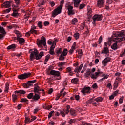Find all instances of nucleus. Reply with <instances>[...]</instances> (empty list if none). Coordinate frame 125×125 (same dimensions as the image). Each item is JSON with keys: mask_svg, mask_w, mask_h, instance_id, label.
<instances>
[{"mask_svg": "<svg viewBox=\"0 0 125 125\" xmlns=\"http://www.w3.org/2000/svg\"><path fill=\"white\" fill-rule=\"evenodd\" d=\"M66 8L68 10V15H74V14H75V11L73 10V6L67 5L66 6Z\"/></svg>", "mask_w": 125, "mask_h": 125, "instance_id": "nucleus-7", "label": "nucleus"}, {"mask_svg": "<svg viewBox=\"0 0 125 125\" xmlns=\"http://www.w3.org/2000/svg\"><path fill=\"white\" fill-rule=\"evenodd\" d=\"M87 11H88V14H90L92 12L91 8H90V6H87Z\"/></svg>", "mask_w": 125, "mask_h": 125, "instance_id": "nucleus-52", "label": "nucleus"}, {"mask_svg": "<svg viewBox=\"0 0 125 125\" xmlns=\"http://www.w3.org/2000/svg\"><path fill=\"white\" fill-rule=\"evenodd\" d=\"M9 89V83H6L5 84V88L4 90L5 92L7 93V92H8Z\"/></svg>", "mask_w": 125, "mask_h": 125, "instance_id": "nucleus-33", "label": "nucleus"}, {"mask_svg": "<svg viewBox=\"0 0 125 125\" xmlns=\"http://www.w3.org/2000/svg\"><path fill=\"white\" fill-rule=\"evenodd\" d=\"M27 101H29V100L26 98H22L21 100V102H27Z\"/></svg>", "mask_w": 125, "mask_h": 125, "instance_id": "nucleus-61", "label": "nucleus"}, {"mask_svg": "<svg viewBox=\"0 0 125 125\" xmlns=\"http://www.w3.org/2000/svg\"><path fill=\"white\" fill-rule=\"evenodd\" d=\"M101 53L103 54H108V53H109V48L107 47H104L102 50Z\"/></svg>", "mask_w": 125, "mask_h": 125, "instance_id": "nucleus-19", "label": "nucleus"}, {"mask_svg": "<svg viewBox=\"0 0 125 125\" xmlns=\"http://www.w3.org/2000/svg\"><path fill=\"white\" fill-rule=\"evenodd\" d=\"M90 75H91V72L90 71H88L84 73V77L86 79H89V77L90 76Z\"/></svg>", "mask_w": 125, "mask_h": 125, "instance_id": "nucleus-31", "label": "nucleus"}, {"mask_svg": "<svg viewBox=\"0 0 125 125\" xmlns=\"http://www.w3.org/2000/svg\"><path fill=\"white\" fill-rule=\"evenodd\" d=\"M39 28H40V29H42V22H41V21H39L38 22V24H37Z\"/></svg>", "mask_w": 125, "mask_h": 125, "instance_id": "nucleus-46", "label": "nucleus"}, {"mask_svg": "<svg viewBox=\"0 0 125 125\" xmlns=\"http://www.w3.org/2000/svg\"><path fill=\"white\" fill-rule=\"evenodd\" d=\"M104 2L105 1L104 0H98L97 6L98 7H99V8H101V7H103Z\"/></svg>", "mask_w": 125, "mask_h": 125, "instance_id": "nucleus-14", "label": "nucleus"}, {"mask_svg": "<svg viewBox=\"0 0 125 125\" xmlns=\"http://www.w3.org/2000/svg\"><path fill=\"white\" fill-rule=\"evenodd\" d=\"M62 54L63 55V56H66L67 54H68V49L66 48L63 49L62 53Z\"/></svg>", "mask_w": 125, "mask_h": 125, "instance_id": "nucleus-41", "label": "nucleus"}, {"mask_svg": "<svg viewBox=\"0 0 125 125\" xmlns=\"http://www.w3.org/2000/svg\"><path fill=\"white\" fill-rule=\"evenodd\" d=\"M125 40V31L122 30L121 32H115L112 37L108 39V42H105L104 44V47H107L111 42H122L123 41Z\"/></svg>", "mask_w": 125, "mask_h": 125, "instance_id": "nucleus-1", "label": "nucleus"}, {"mask_svg": "<svg viewBox=\"0 0 125 125\" xmlns=\"http://www.w3.org/2000/svg\"><path fill=\"white\" fill-rule=\"evenodd\" d=\"M31 119L29 117H25V124H30L31 123Z\"/></svg>", "mask_w": 125, "mask_h": 125, "instance_id": "nucleus-42", "label": "nucleus"}, {"mask_svg": "<svg viewBox=\"0 0 125 125\" xmlns=\"http://www.w3.org/2000/svg\"><path fill=\"white\" fill-rule=\"evenodd\" d=\"M40 98H41V96H40L39 94H35V95H33V100L34 101H38Z\"/></svg>", "mask_w": 125, "mask_h": 125, "instance_id": "nucleus-26", "label": "nucleus"}, {"mask_svg": "<svg viewBox=\"0 0 125 125\" xmlns=\"http://www.w3.org/2000/svg\"><path fill=\"white\" fill-rule=\"evenodd\" d=\"M14 32L17 35V40L19 38H22V34H21V33L19 32V31L15 30L14 31Z\"/></svg>", "mask_w": 125, "mask_h": 125, "instance_id": "nucleus-23", "label": "nucleus"}, {"mask_svg": "<svg viewBox=\"0 0 125 125\" xmlns=\"http://www.w3.org/2000/svg\"><path fill=\"white\" fill-rule=\"evenodd\" d=\"M103 40V38H102V36H101L98 40L99 44H101Z\"/></svg>", "mask_w": 125, "mask_h": 125, "instance_id": "nucleus-54", "label": "nucleus"}, {"mask_svg": "<svg viewBox=\"0 0 125 125\" xmlns=\"http://www.w3.org/2000/svg\"><path fill=\"white\" fill-rule=\"evenodd\" d=\"M85 7V4L82 3L80 5L79 9H83Z\"/></svg>", "mask_w": 125, "mask_h": 125, "instance_id": "nucleus-53", "label": "nucleus"}, {"mask_svg": "<svg viewBox=\"0 0 125 125\" xmlns=\"http://www.w3.org/2000/svg\"><path fill=\"white\" fill-rule=\"evenodd\" d=\"M61 11H62V6H59L58 7L52 11V17L54 18L57 16V15H58V14H60V13H61Z\"/></svg>", "mask_w": 125, "mask_h": 125, "instance_id": "nucleus-4", "label": "nucleus"}, {"mask_svg": "<svg viewBox=\"0 0 125 125\" xmlns=\"http://www.w3.org/2000/svg\"><path fill=\"white\" fill-rule=\"evenodd\" d=\"M102 18H103V16L99 14H95L92 17L93 21H101Z\"/></svg>", "mask_w": 125, "mask_h": 125, "instance_id": "nucleus-9", "label": "nucleus"}, {"mask_svg": "<svg viewBox=\"0 0 125 125\" xmlns=\"http://www.w3.org/2000/svg\"><path fill=\"white\" fill-rule=\"evenodd\" d=\"M64 90H65V88H63L61 90L60 93L57 95V96L55 98V100H58V99H59V98L61 97V96L63 94V92H64Z\"/></svg>", "mask_w": 125, "mask_h": 125, "instance_id": "nucleus-21", "label": "nucleus"}, {"mask_svg": "<svg viewBox=\"0 0 125 125\" xmlns=\"http://www.w3.org/2000/svg\"><path fill=\"white\" fill-rule=\"evenodd\" d=\"M76 122V120L75 119H71L69 121V124H73L74 123H75Z\"/></svg>", "mask_w": 125, "mask_h": 125, "instance_id": "nucleus-63", "label": "nucleus"}, {"mask_svg": "<svg viewBox=\"0 0 125 125\" xmlns=\"http://www.w3.org/2000/svg\"><path fill=\"white\" fill-rule=\"evenodd\" d=\"M115 83H118V84H119V83H122V78L117 77L116 79Z\"/></svg>", "mask_w": 125, "mask_h": 125, "instance_id": "nucleus-44", "label": "nucleus"}, {"mask_svg": "<svg viewBox=\"0 0 125 125\" xmlns=\"http://www.w3.org/2000/svg\"><path fill=\"white\" fill-rule=\"evenodd\" d=\"M74 6L77 7L78 5L80 4V2L82 1V0H73Z\"/></svg>", "mask_w": 125, "mask_h": 125, "instance_id": "nucleus-29", "label": "nucleus"}, {"mask_svg": "<svg viewBox=\"0 0 125 125\" xmlns=\"http://www.w3.org/2000/svg\"><path fill=\"white\" fill-rule=\"evenodd\" d=\"M76 23H78V19L77 18H74L72 19L71 21V24L72 25H75Z\"/></svg>", "mask_w": 125, "mask_h": 125, "instance_id": "nucleus-38", "label": "nucleus"}, {"mask_svg": "<svg viewBox=\"0 0 125 125\" xmlns=\"http://www.w3.org/2000/svg\"><path fill=\"white\" fill-rule=\"evenodd\" d=\"M31 73H24L21 75H20L18 76V79L20 80H25V79H27L31 76Z\"/></svg>", "mask_w": 125, "mask_h": 125, "instance_id": "nucleus-8", "label": "nucleus"}, {"mask_svg": "<svg viewBox=\"0 0 125 125\" xmlns=\"http://www.w3.org/2000/svg\"><path fill=\"white\" fill-rule=\"evenodd\" d=\"M70 114L72 116H77V114L76 113V111L73 109H71L70 111Z\"/></svg>", "mask_w": 125, "mask_h": 125, "instance_id": "nucleus-39", "label": "nucleus"}, {"mask_svg": "<svg viewBox=\"0 0 125 125\" xmlns=\"http://www.w3.org/2000/svg\"><path fill=\"white\" fill-rule=\"evenodd\" d=\"M119 94V90H116L114 91L113 93V95L114 96H117Z\"/></svg>", "mask_w": 125, "mask_h": 125, "instance_id": "nucleus-60", "label": "nucleus"}, {"mask_svg": "<svg viewBox=\"0 0 125 125\" xmlns=\"http://www.w3.org/2000/svg\"><path fill=\"white\" fill-rule=\"evenodd\" d=\"M103 98L102 97H98L96 99H91L89 101V102H92L93 105H97V103L102 102Z\"/></svg>", "mask_w": 125, "mask_h": 125, "instance_id": "nucleus-6", "label": "nucleus"}, {"mask_svg": "<svg viewBox=\"0 0 125 125\" xmlns=\"http://www.w3.org/2000/svg\"><path fill=\"white\" fill-rule=\"evenodd\" d=\"M124 101V96H122L119 100V103L120 104H122Z\"/></svg>", "mask_w": 125, "mask_h": 125, "instance_id": "nucleus-55", "label": "nucleus"}, {"mask_svg": "<svg viewBox=\"0 0 125 125\" xmlns=\"http://www.w3.org/2000/svg\"><path fill=\"white\" fill-rule=\"evenodd\" d=\"M78 57L79 58H82V56H83V50L79 49L78 51Z\"/></svg>", "mask_w": 125, "mask_h": 125, "instance_id": "nucleus-36", "label": "nucleus"}, {"mask_svg": "<svg viewBox=\"0 0 125 125\" xmlns=\"http://www.w3.org/2000/svg\"><path fill=\"white\" fill-rule=\"evenodd\" d=\"M113 86H114L113 87L114 90H116V89H117L118 86H119V83L115 82L113 84Z\"/></svg>", "mask_w": 125, "mask_h": 125, "instance_id": "nucleus-43", "label": "nucleus"}, {"mask_svg": "<svg viewBox=\"0 0 125 125\" xmlns=\"http://www.w3.org/2000/svg\"><path fill=\"white\" fill-rule=\"evenodd\" d=\"M60 114L62 116V117H65V116L66 115H67V114H66V112H65V110L63 109V110L62 111H60Z\"/></svg>", "mask_w": 125, "mask_h": 125, "instance_id": "nucleus-48", "label": "nucleus"}, {"mask_svg": "<svg viewBox=\"0 0 125 125\" xmlns=\"http://www.w3.org/2000/svg\"><path fill=\"white\" fill-rule=\"evenodd\" d=\"M76 44H77V43H76V42H74L72 46L71 47V49L75 51V50L76 49V46H77Z\"/></svg>", "mask_w": 125, "mask_h": 125, "instance_id": "nucleus-49", "label": "nucleus"}, {"mask_svg": "<svg viewBox=\"0 0 125 125\" xmlns=\"http://www.w3.org/2000/svg\"><path fill=\"white\" fill-rule=\"evenodd\" d=\"M57 42V40H55L53 41V44L51 45L50 47V50H54V48H55V45H56Z\"/></svg>", "mask_w": 125, "mask_h": 125, "instance_id": "nucleus-30", "label": "nucleus"}, {"mask_svg": "<svg viewBox=\"0 0 125 125\" xmlns=\"http://www.w3.org/2000/svg\"><path fill=\"white\" fill-rule=\"evenodd\" d=\"M12 99L13 102H16V100L18 99V97H17V95H16L15 94H13L12 95Z\"/></svg>", "mask_w": 125, "mask_h": 125, "instance_id": "nucleus-35", "label": "nucleus"}, {"mask_svg": "<svg viewBox=\"0 0 125 125\" xmlns=\"http://www.w3.org/2000/svg\"><path fill=\"white\" fill-rule=\"evenodd\" d=\"M62 51H63V49L60 48L57 51V54H61L62 53Z\"/></svg>", "mask_w": 125, "mask_h": 125, "instance_id": "nucleus-51", "label": "nucleus"}, {"mask_svg": "<svg viewBox=\"0 0 125 125\" xmlns=\"http://www.w3.org/2000/svg\"><path fill=\"white\" fill-rule=\"evenodd\" d=\"M30 32L31 34H37V30L35 29H30Z\"/></svg>", "mask_w": 125, "mask_h": 125, "instance_id": "nucleus-58", "label": "nucleus"}, {"mask_svg": "<svg viewBox=\"0 0 125 125\" xmlns=\"http://www.w3.org/2000/svg\"><path fill=\"white\" fill-rule=\"evenodd\" d=\"M65 64H66V62H59L58 63V67H61V66H65Z\"/></svg>", "mask_w": 125, "mask_h": 125, "instance_id": "nucleus-50", "label": "nucleus"}, {"mask_svg": "<svg viewBox=\"0 0 125 125\" xmlns=\"http://www.w3.org/2000/svg\"><path fill=\"white\" fill-rule=\"evenodd\" d=\"M11 6L10 1H6L2 5V7L3 8H8V7H10Z\"/></svg>", "mask_w": 125, "mask_h": 125, "instance_id": "nucleus-17", "label": "nucleus"}, {"mask_svg": "<svg viewBox=\"0 0 125 125\" xmlns=\"http://www.w3.org/2000/svg\"><path fill=\"white\" fill-rule=\"evenodd\" d=\"M54 113V111H51L49 113V115H48V119H50V118H51V117H52V114H53Z\"/></svg>", "mask_w": 125, "mask_h": 125, "instance_id": "nucleus-57", "label": "nucleus"}, {"mask_svg": "<svg viewBox=\"0 0 125 125\" xmlns=\"http://www.w3.org/2000/svg\"><path fill=\"white\" fill-rule=\"evenodd\" d=\"M78 82H79V79L77 78H73L71 80V83L73 84H77L78 83Z\"/></svg>", "mask_w": 125, "mask_h": 125, "instance_id": "nucleus-32", "label": "nucleus"}, {"mask_svg": "<svg viewBox=\"0 0 125 125\" xmlns=\"http://www.w3.org/2000/svg\"><path fill=\"white\" fill-rule=\"evenodd\" d=\"M47 43L49 44V45H51V44L52 45V44H53V41L52 42L51 40H48L47 41Z\"/></svg>", "mask_w": 125, "mask_h": 125, "instance_id": "nucleus-62", "label": "nucleus"}, {"mask_svg": "<svg viewBox=\"0 0 125 125\" xmlns=\"http://www.w3.org/2000/svg\"><path fill=\"white\" fill-rule=\"evenodd\" d=\"M15 48H16V45L15 44H12V45L8 46L7 49H8V50H10V49L14 50Z\"/></svg>", "mask_w": 125, "mask_h": 125, "instance_id": "nucleus-25", "label": "nucleus"}, {"mask_svg": "<svg viewBox=\"0 0 125 125\" xmlns=\"http://www.w3.org/2000/svg\"><path fill=\"white\" fill-rule=\"evenodd\" d=\"M0 33H1V34H3V35H5L6 34V32H5V30H4V28L2 26H0Z\"/></svg>", "mask_w": 125, "mask_h": 125, "instance_id": "nucleus-34", "label": "nucleus"}, {"mask_svg": "<svg viewBox=\"0 0 125 125\" xmlns=\"http://www.w3.org/2000/svg\"><path fill=\"white\" fill-rule=\"evenodd\" d=\"M39 91H43V94L45 93V92H44V90L41 89L40 86H35L34 89V92H35V93L37 92H39Z\"/></svg>", "mask_w": 125, "mask_h": 125, "instance_id": "nucleus-15", "label": "nucleus"}, {"mask_svg": "<svg viewBox=\"0 0 125 125\" xmlns=\"http://www.w3.org/2000/svg\"><path fill=\"white\" fill-rule=\"evenodd\" d=\"M34 97V93H30L28 94L27 96V98L28 99H33V98Z\"/></svg>", "mask_w": 125, "mask_h": 125, "instance_id": "nucleus-37", "label": "nucleus"}, {"mask_svg": "<svg viewBox=\"0 0 125 125\" xmlns=\"http://www.w3.org/2000/svg\"><path fill=\"white\" fill-rule=\"evenodd\" d=\"M81 125H91V124L85 122H83Z\"/></svg>", "mask_w": 125, "mask_h": 125, "instance_id": "nucleus-64", "label": "nucleus"}, {"mask_svg": "<svg viewBox=\"0 0 125 125\" xmlns=\"http://www.w3.org/2000/svg\"><path fill=\"white\" fill-rule=\"evenodd\" d=\"M74 37L75 39V40H79V38H80V33L76 32L74 34Z\"/></svg>", "mask_w": 125, "mask_h": 125, "instance_id": "nucleus-40", "label": "nucleus"}, {"mask_svg": "<svg viewBox=\"0 0 125 125\" xmlns=\"http://www.w3.org/2000/svg\"><path fill=\"white\" fill-rule=\"evenodd\" d=\"M65 110V114H69V112H70V105H67L66 106V110Z\"/></svg>", "mask_w": 125, "mask_h": 125, "instance_id": "nucleus-47", "label": "nucleus"}, {"mask_svg": "<svg viewBox=\"0 0 125 125\" xmlns=\"http://www.w3.org/2000/svg\"><path fill=\"white\" fill-rule=\"evenodd\" d=\"M100 74H102V72L100 71H97L95 73V74H92L91 76V79H97V78L99 77V75H100Z\"/></svg>", "mask_w": 125, "mask_h": 125, "instance_id": "nucleus-18", "label": "nucleus"}, {"mask_svg": "<svg viewBox=\"0 0 125 125\" xmlns=\"http://www.w3.org/2000/svg\"><path fill=\"white\" fill-rule=\"evenodd\" d=\"M29 53H30V59L31 61H33L35 59V56L36 60H39V59H41L43 56V52L42 51L39 54V51L37 49H30L29 50Z\"/></svg>", "mask_w": 125, "mask_h": 125, "instance_id": "nucleus-2", "label": "nucleus"}, {"mask_svg": "<svg viewBox=\"0 0 125 125\" xmlns=\"http://www.w3.org/2000/svg\"><path fill=\"white\" fill-rule=\"evenodd\" d=\"M50 74L55 77H59L60 76V72L55 70H51Z\"/></svg>", "mask_w": 125, "mask_h": 125, "instance_id": "nucleus-16", "label": "nucleus"}, {"mask_svg": "<svg viewBox=\"0 0 125 125\" xmlns=\"http://www.w3.org/2000/svg\"><path fill=\"white\" fill-rule=\"evenodd\" d=\"M118 42H115L112 44V45L111 46L112 49H113V50H116V49H118Z\"/></svg>", "mask_w": 125, "mask_h": 125, "instance_id": "nucleus-24", "label": "nucleus"}, {"mask_svg": "<svg viewBox=\"0 0 125 125\" xmlns=\"http://www.w3.org/2000/svg\"><path fill=\"white\" fill-rule=\"evenodd\" d=\"M111 61V58H106L102 61V64L104 67H106L107 66V63H109Z\"/></svg>", "mask_w": 125, "mask_h": 125, "instance_id": "nucleus-13", "label": "nucleus"}, {"mask_svg": "<svg viewBox=\"0 0 125 125\" xmlns=\"http://www.w3.org/2000/svg\"><path fill=\"white\" fill-rule=\"evenodd\" d=\"M37 44L38 46H42V44L45 47L46 46V39L45 37L42 36L41 40L38 39L37 40Z\"/></svg>", "mask_w": 125, "mask_h": 125, "instance_id": "nucleus-3", "label": "nucleus"}, {"mask_svg": "<svg viewBox=\"0 0 125 125\" xmlns=\"http://www.w3.org/2000/svg\"><path fill=\"white\" fill-rule=\"evenodd\" d=\"M111 61V58H106L102 61V64L104 67H106L107 66V63H109Z\"/></svg>", "mask_w": 125, "mask_h": 125, "instance_id": "nucleus-11", "label": "nucleus"}, {"mask_svg": "<svg viewBox=\"0 0 125 125\" xmlns=\"http://www.w3.org/2000/svg\"><path fill=\"white\" fill-rule=\"evenodd\" d=\"M70 72H72V68L71 67H68L66 68V73H70Z\"/></svg>", "mask_w": 125, "mask_h": 125, "instance_id": "nucleus-59", "label": "nucleus"}, {"mask_svg": "<svg viewBox=\"0 0 125 125\" xmlns=\"http://www.w3.org/2000/svg\"><path fill=\"white\" fill-rule=\"evenodd\" d=\"M59 59V60H61V61H63L65 60V56H64L61 54Z\"/></svg>", "mask_w": 125, "mask_h": 125, "instance_id": "nucleus-45", "label": "nucleus"}, {"mask_svg": "<svg viewBox=\"0 0 125 125\" xmlns=\"http://www.w3.org/2000/svg\"><path fill=\"white\" fill-rule=\"evenodd\" d=\"M14 93L15 94H18V93H19L20 94H25L26 93V91H25V90H20L18 91L17 90L14 92Z\"/></svg>", "mask_w": 125, "mask_h": 125, "instance_id": "nucleus-28", "label": "nucleus"}, {"mask_svg": "<svg viewBox=\"0 0 125 125\" xmlns=\"http://www.w3.org/2000/svg\"><path fill=\"white\" fill-rule=\"evenodd\" d=\"M17 40L19 42V43H20L21 45H23V44L25 43V39H24V38H19Z\"/></svg>", "mask_w": 125, "mask_h": 125, "instance_id": "nucleus-20", "label": "nucleus"}, {"mask_svg": "<svg viewBox=\"0 0 125 125\" xmlns=\"http://www.w3.org/2000/svg\"><path fill=\"white\" fill-rule=\"evenodd\" d=\"M103 76H104L103 78L100 80V82H103V81H105V80H107L108 78H109V75L105 74L104 73L103 74Z\"/></svg>", "mask_w": 125, "mask_h": 125, "instance_id": "nucleus-27", "label": "nucleus"}, {"mask_svg": "<svg viewBox=\"0 0 125 125\" xmlns=\"http://www.w3.org/2000/svg\"><path fill=\"white\" fill-rule=\"evenodd\" d=\"M61 11H62V6H59L58 7L52 11V17L54 18L57 16V15H58V14H60V13H61Z\"/></svg>", "mask_w": 125, "mask_h": 125, "instance_id": "nucleus-5", "label": "nucleus"}, {"mask_svg": "<svg viewBox=\"0 0 125 125\" xmlns=\"http://www.w3.org/2000/svg\"><path fill=\"white\" fill-rule=\"evenodd\" d=\"M83 66V64H81L79 67H76L74 70L75 73H80L81 72V70H82V68Z\"/></svg>", "mask_w": 125, "mask_h": 125, "instance_id": "nucleus-22", "label": "nucleus"}, {"mask_svg": "<svg viewBox=\"0 0 125 125\" xmlns=\"http://www.w3.org/2000/svg\"><path fill=\"white\" fill-rule=\"evenodd\" d=\"M83 94L85 95L86 94L90 93V87H84L81 91Z\"/></svg>", "mask_w": 125, "mask_h": 125, "instance_id": "nucleus-10", "label": "nucleus"}, {"mask_svg": "<svg viewBox=\"0 0 125 125\" xmlns=\"http://www.w3.org/2000/svg\"><path fill=\"white\" fill-rule=\"evenodd\" d=\"M111 61V58H106L102 61V64L104 67H106L107 66V63H109Z\"/></svg>", "mask_w": 125, "mask_h": 125, "instance_id": "nucleus-12", "label": "nucleus"}, {"mask_svg": "<svg viewBox=\"0 0 125 125\" xmlns=\"http://www.w3.org/2000/svg\"><path fill=\"white\" fill-rule=\"evenodd\" d=\"M92 88L94 89H97L98 88V86H97V84L96 83H95L92 86Z\"/></svg>", "mask_w": 125, "mask_h": 125, "instance_id": "nucleus-56", "label": "nucleus"}]
</instances>
